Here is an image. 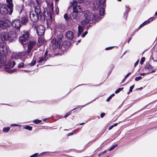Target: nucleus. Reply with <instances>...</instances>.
Instances as JSON below:
<instances>
[{
    "label": "nucleus",
    "instance_id": "nucleus-58",
    "mask_svg": "<svg viewBox=\"0 0 157 157\" xmlns=\"http://www.w3.org/2000/svg\"><path fill=\"white\" fill-rule=\"evenodd\" d=\"M68 116L66 114V115H65L64 116V117H67Z\"/></svg>",
    "mask_w": 157,
    "mask_h": 157
},
{
    "label": "nucleus",
    "instance_id": "nucleus-61",
    "mask_svg": "<svg viewBox=\"0 0 157 157\" xmlns=\"http://www.w3.org/2000/svg\"><path fill=\"white\" fill-rule=\"evenodd\" d=\"M155 16H157V11L155 12Z\"/></svg>",
    "mask_w": 157,
    "mask_h": 157
},
{
    "label": "nucleus",
    "instance_id": "nucleus-15",
    "mask_svg": "<svg viewBox=\"0 0 157 157\" xmlns=\"http://www.w3.org/2000/svg\"><path fill=\"white\" fill-rule=\"evenodd\" d=\"M73 11L77 13H81L82 11V8L79 5L78 6L73 9Z\"/></svg>",
    "mask_w": 157,
    "mask_h": 157
},
{
    "label": "nucleus",
    "instance_id": "nucleus-6",
    "mask_svg": "<svg viewBox=\"0 0 157 157\" xmlns=\"http://www.w3.org/2000/svg\"><path fill=\"white\" fill-rule=\"evenodd\" d=\"M29 33L27 31H24L22 35L19 38L20 42L23 45L27 44L28 42Z\"/></svg>",
    "mask_w": 157,
    "mask_h": 157
},
{
    "label": "nucleus",
    "instance_id": "nucleus-43",
    "mask_svg": "<svg viewBox=\"0 0 157 157\" xmlns=\"http://www.w3.org/2000/svg\"><path fill=\"white\" fill-rule=\"evenodd\" d=\"M105 115V113H102L101 114L100 117L102 118H103Z\"/></svg>",
    "mask_w": 157,
    "mask_h": 157
},
{
    "label": "nucleus",
    "instance_id": "nucleus-12",
    "mask_svg": "<svg viewBox=\"0 0 157 157\" xmlns=\"http://www.w3.org/2000/svg\"><path fill=\"white\" fill-rule=\"evenodd\" d=\"M40 17V16L36 13L35 14L33 12H31L30 13V18L31 20L34 22H36Z\"/></svg>",
    "mask_w": 157,
    "mask_h": 157
},
{
    "label": "nucleus",
    "instance_id": "nucleus-25",
    "mask_svg": "<svg viewBox=\"0 0 157 157\" xmlns=\"http://www.w3.org/2000/svg\"><path fill=\"white\" fill-rule=\"evenodd\" d=\"M23 128L25 129L28 130L30 131H31L32 130V127L29 125H27L24 127Z\"/></svg>",
    "mask_w": 157,
    "mask_h": 157
},
{
    "label": "nucleus",
    "instance_id": "nucleus-62",
    "mask_svg": "<svg viewBox=\"0 0 157 157\" xmlns=\"http://www.w3.org/2000/svg\"><path fill=\"white\" fill-rule=\"evenodd\" d=\"M81 41V40H79L78 41V43H79Z\"/></svg>",
    "mask_w": 157,
    "mask_h": 157
},
{
    "label": "nucleus",
    "instance_id": "nucleus-30",
    "mask_svg": "<svg viewBox=\"0 0 157 157\" xmlns=\"http://www.w3.org/2000/svg\"><path fill=\"white\" fill-rule=\"evenodd\" d=\"M123 88H120L117 89L115 92L116 94L118 93L120 91L123 90Z\"/></svg>",
    "mask_w": 157,
    "mask_h": 157
},
{
    "label": "nucleus",
    "instance_id": "nucleus-31",
    "mask_svg": "<svg viewBox=\"0 0 157 157\" xmlns=\"http://www.w3.org/2000/svg\"><path fill=\"white\" fill-rule=\"evenodd\" d=\"M24 66V64L23 63H20L18 65L19 68H22Z\"/></svg>",
    "mask_w": 157,
    "mask_h": 157
},
{
    "label": "nucleus",
    "instance_id": "nucleus-24",
    "mask_svg": "<svg viewBox=\"0 0 157 157\" xmlns=\"http://www.w3.org/2000/svg\"><path fill=\"white\" fill-rule=\"evenodd\" d=\"M71 6H73V9L74 8V7L77 6V1H73V2L71 3Z\"/></svg>",
    "mask_w": 157,
    "mask_h": 157
},
{
    "label": "nucleus",
    "instance_id": "nucleus-33",
    "mask_svg": "<svg viewBox=\"0 0 157 157\" xmlns=\"http://www.w3.org/2000/svg\"><path fill=\"white\" fill-rule=\"evenodd\" d=\"M33 122L34 123H35L36 124H38L39 123H40L41 122V120L37 119L34 120Z\"/></svg>",
    "mask_w": 157,
    "mask_h": 157
},
{
    "label": "nucleus",
    "instance_id": "nucleus-41",
    "mask_svg": "<svg viewBox=\"0 0 157 157\" xmlns=\"http://www.w3.org/2000/svg\"><path fill=\"white\" fill-rule=\"evenodd\" d=\"M11 126H20V125L18 124H12L11 125Z\"/></svg>",
    "mask_w": 157,
    "mask_h": 157
},
{
    "label": "nucleus",
    "instance_id": "nucleus-22",
    "mask_svg": "<svg viewBox=\"0 0 157 157\" xmlns=\"http://www.w3.org/2000/svg\"><path fill=\"white\" fill-rule=\"evenodd\" d=\"M154 19H155V18H154V17L150 18L149 19H148L147 20L145 21L143 23H144V25H145L149 23L150 22L152 21Z\"/></svg>",
    "mask_w": 157,
    "mask_h": 157
},
{
    "label": "nucleus",
    "instance_id": "nucleus-4",
    "mask_svg": "<svg viewBox=\"0 0 157 157\" xmlns=\"http://www.w3.org/2000/svg\"><path fill=\"white\" fill-rule=\"evenodd\" d=\"M85 19L81 21V25H84L89 23L90 21H93L95 18V15L93 13L86 11L84 13Z\"/></svg>",
    "mask_w": 157,
    "mask_h": 157
},
{
    "label": "nucleus",
    "instance_id": "nucleus-57",
    "mask_svg": "<svg viewBox=\"0 0 157 157\" xmlns=\"http://www.w3.org/2000/svg\"><path fill=\"white\" fill-rule=\"evenodd\" d=\"M46 2L47 3V5H48V0H46Z\"/></svg>",
    "mask_w": 157,
    "mask_h": 157
},
{
    "label": "nucleus",
    "instance_id": "nucleus-46",
    "mask_svg": "<svg viewBox=\"0 0 157 157\" xmlns=\"http://www.w3.org/2000/svg\"><path fill=\"white\" fill-rule=\"evenodd\" d=\"M113 125H111V126H110L109 127L108 129H109V130H111V129H112L113 128Z\"/></svg>",
    "mask_w": 157,
    "mask_h": 157
},
{
    "label": "nucleus",
    "instance_id": "nucleus-5",
    "mask_svg": "<svg viewBox=\"0 0 157 157\" xmlns=\"http://www.w3.org/2000/svg\"><path fill=\"white\" fill-rule=\"evenodd\" d=\"M15 65V62L13 61L12 59H11L10 61L8 62L7 64L5 63L4 66V67L6 70V72L9 73H12L15 72L16 70L13 69L10 70V69L11 68H13Z\"/></svg>",
    "mask_w": 157,
    "mask_h": 157
},
{
    "label": "nucleus",
    "instance_id": "nucleus-35",
    "mask_svg": "<svg viewBox=\"0 0 157 157\" xmlns=\"http://www.w3.org/2000/svg\"><path fill=\"white\" fill-rule=\"evenodd\" d=\"M142 77L141 76H139L138 77H136L135 78V80L136 81H138L139 80H140L142 79Z\"/></svg>",
    "mask_w": 157,
    "mask_h": 157
},
{
    "label": "nucleus",
    "instance_id": "nucleus-36",
    "mask_svg": "<svg viewBox=\"0 0 157 157\" xmlns=\"http://www.w3.org/2000/svg\"><path fill=\"white\" fill-rule=\"evenodd\" d=\"M105 0H100L99 2L100 4L103 5L105 2Z\"/></svg>",
    "mask_w": 157,
    "mask_h": 157
},
{
    "label": "nucleus",
    "instance_id": "nucleus-42",
    "mask_svg": "<svg viewBox=\"0 0 157 157\" xmlns=\"http://www.w3.org/2000/svg\"><path fill=\"white\" fill-rule=\"evenodd\" d=\"M38 153H35L34 154L31 155L30 157H36L37 156Z\"/></svg>",
    "mask_w": 157,
    "mask_h": 157
},
{
    "label": "nucleus",
    "instance_id": "nucleus-28",
    "mask_svg": "<svg viewBox=\"0 0 157 157\" xmlns=\"http://www.w3.org/2000/svg\"><path fill=\"white\" fill-rule=\"evenodd\" d=\"M64 19H65V20L67 21H69V17H68V15H67V14H65L64 15Z\"/></svg>",
    "mask_w": 157,
    "mask_h": 157
},
{
    "label": "nucleus",
    "instance_id": "nucleus-64",
    "mask_svg": "<svg viewBox=\"0 0 157 157\" xmlns=\"http://www.w3.org/2000/svg\"><path fill=\"white\" fill-rule=\"evenodd\" d=\"M84 124V123H81V124H80V125H82V124Z\"/></svg>",
    "mask_w": 157,
    "mask_h": 157
},
{
    "label": "nucleus",
    "instance_id": "nucleus-7",
    "mask_svg": "<svg viewBox=\"0 0 157 157\" xmlns=\"http://www.w3.org/2000/svg\"><path fill=\"white\" fill-rule=\"evenodd\" d=\"M13 11V8H12L11 13H10V8L7 5H2L0 8V12L3 14H6L7 13L11 15Z\"/></svg>",
    "mask_w": 157,
    "mask_h": 157
},
{
    "label": "nucleus",
    "instance_id": "nucleus-52",
    "mask_svg": "<svg viewBox=\"0 0 157 157\" xmlns=\"http://www.w3.org/2000/svg\"><path fill=\"white\" fill-rule=\"evenodd\" d=\"M47 53H48V51H46L44 55V56L46 57Z\"/></svg>",
    "mask_w": 157,
    "mask_h": 157
},
{
    "label": "nucleus",
    "instance_id": "nucleus-2",
    "mask_svg": "<svg viewBox=\"0 0 157 157\" xmlns=\"http://www.w3.org/2000/svg\"><path fill=\"white\" fill-rule=\"evenodd\" d=\"M62 35H60L59 36L57 37L56 39H53L51 41L50 44V48L53 50H55L58 47L60 49L62 48Z\"/></svg>",
    "mask_w": 157,
    "mask_h": 157
},
{
    "label": "nucleus",
    "instance_id": "nucleus-8",
    "mask_svg": "<svg viewBox=\"0 0 157 157\" xmlns=\"http://www.w3.org/2000/svg\"><path fill=\"white\" fill-rule=\"evenodd\" d=\"M14 37V36L12 35L10 36L9 35V34L6 32H3L0 34V39L2 41H10Z\"/></svg>",
    "mask_w": 157,
    "mask_h": 157
},
{
    "label": "nucleus",
    "instance_id": "nucleus-17",
    "mask_svg": "<svg viewBox=\"0 0 157 157\" xmlns=\"http://www.w3.org/2000/svg\"><path fill=\"white\" fill-rule=\"evenodd\" d=\"M12 0H6L8 4L7 5L10 8V13H11L12 11V8H13V4L12 3Z\"/></svg>",
    "mask_w": 157,
    "mask_h": 157
},
{
    "label": "nucleus",
    "instance_id": "nucleus-48",
    "mask_svg": "<svg viewBox=\"0 0 157 157\" xmlns=\"http://www.w3.org/2000/svg\"><path fill=\"white\" fill-rule=\"evenodd\" d=\"M130 74H131V73H130H130H128V74H127V75L125 76V78H127V77H128L129 76V75H130Z\"/></svg>",
    "mask_w": 157,
    "mask_h": 157
},
{
    "label": "nucleus",
    "instance_id": "nucleus-3",
    "mask_svg": "<svg viewBox=\"0 0 157 157\" xmlns=\"http://www.w3.org/2000/svg\"><path fill=\"white\" fill-rule=\"evenodd\" d=\"M35 44L36 42L34 41H32L29 42L28 45V50L27 51L19 52L16 55V56L14 57L13 56V57L15 59H18L20 58V56H24L26 54L29 53L33 46L35 45Z\"/></svg>",
    "mask_w": 157,
    "mask_h": 157
},
{
    "label": "nucleus",
    "instance_id": "nucleus-27",
    "mask_svg": "<svg viewBox=\"0 0 157 157\" xmlns=\"http://www.w3.org/2000/svg\"><path fill=\"white\" fill-rule=\"evenodd\" d=\"M104 13V10L103 8H101L100 9V15L102 16Z\"/></svg>",
    "mask_w": 157,
    "mask_h": 157
},
{
    "label": "nucleus",
    "instance_id": "nucleus-45",
    "mask_svg": "<svg viewBox=\"0 0 157 157\" xmlns=\"http://www.w3.org/2000/svg\"><path fill=\"white\" fill-rule=\"evenodd\" d=\"M150 73V72H148L147 73ZM147 74V73H141L140 74V75H146Z\"/></svg>",
    "mask_w": 157,
    "mask_h": 157
},
{
    "label": "nucleus",
    "instance_id": "nucleus-1",
    "mask_svg": "<svg viewBox=\"0 0 157 157\" xmlns=\"http://www.w3.org/2000/svg\"><path fill=\"white\" fill-rule=\"evenodd\" d=\"M9 51V48L4 43L0 44V68L4 66L6 61V55Z\"/></svg>",
    "mask_w": 157,
    "mask_h": 157
},
{
    "label": "nucleus",
    "instance_id": "nucleus-23",
    "mask_svg": "<svg viewBox=\"0 0 157 157\" xmlns=\"http://www.w3.org/2000/svg\"><path fill=\"white\" fill-rule=\"evenodd\" d=\"M43 42V40L41 38H39L38 40V42L37 43V45L38 46H40L42 44Z\"/></svg>",
    "mask_w": 157,
    "mask_h": 157
},
{
    "label": "nucleus",
    "instance_id": "nucleus-39",
    "mask_svg": "<svg viewBox=\"0 0 157 157\" xmlns=\"http://www.w3.org/2000/svg\"><path fill=\"white\" fill-rule=\"evenodd\" d=\"M36 63V60H35L34 61H33L30 64V66H33Z\"/></svg>",
    "mask_w": 157,
    "mask_h": 157
},
{
    "label": "nucleus",
    "instance_id": "nucleus-47",
    "mask_svg": "<svg viewBox=\"0 0 157 157\" xmlns=\"http://www.w3.org/2000/svg\"><path fill=\"white\" fill-rule=\"evenodd\" d=\"M144 23H142V24H141L140 26H139V28H141L143 26H144Z\"/></svg>",
    "mask_w": 157,
    "mask_h": 157
},
{
    "label": "nucleus",
    "instance_id": "nucleus-53",
    "mask_svg": "<svg viewBox=\"0 0 157 157\" xmlns=\"http://www.w3.org/2000/svg\"><path fill=\"white\" fill-rule=\"evenodd\" d=\"M112 48H113V47H109L108 48H105V49L106 50H108L109 49H111Z\"/></svg>",
    "mask_w": 157,
    "mask_h": 157
},
{
    "label": "nucleus",
    "instance_id": "nucleus-11",
    "mask_svg": "<svg viewBox=\"0 0 157 157\" xmlns=\"http://www.w3.org/2000/svg\"><path fill=\"white\" fill-rule=\"evenodd\" d=\"M36 31L37 34L41 36L43 34L44 32V27L42 25H38L36 28Z\"/></svg>",
    "mask_w": 157,
    "mask_h": 157
},
{
    "label": "nucleus",
    "instance_id": "nucleus-21",
    "mask_svg": "<svg viewBox=\"0 0 157 157\" xmlns=\"http://www.w3.org/2000/svg\"><path fill=\"white\" fill-rule=\"evenodd\" d=\"M153 69V67L150 65L147 64L145 68V71H147V70L150 71Z\"/></svg>",
    "mask_w": 157,
    "mask_h": 157
},
{
    "label": "nucleus",
    "instance_id": "nucleus-32",
    "mask_svg": "<svg viewBox=\"0 0 157 157\" xmlns=\"http://www.w3.org/2000/svg\"><path fill=\"white\" fill-rule=\"evenodd\" d=\"M117 144H115L113 145L109 149V151H111L113 150L115 147L117 146Z\"/></svg>",
    "mask_w": 157,
    "mask_h": 157
},
{
    "label": "nucleus",
    "instance_id": "nucleus-50",
    "mask_svg": "<svg viewBox=\"0 0 157 157\" xmlns=\"http://www.w3.org/2000/svg\"><path fill=\"white\" fill-rule=\"evenodd\" d=\"M56 11L57 14H58L59 12V9L58 8H57L56 9Z\"/></svg>",
    "mask_w": 157,
    "mask_h": 157
},
{
    "label": "nucleus",
    "instance_id": "nucleus-26",
    "mask_svg": "<svg viewBox=\"0 0 157 157\" xmlns=\"http://www.w3.org/2000/svg\"><path fill=\"white\" fill-rule=\"evenodd\" d=\"M10 129V128L7 127L4 128L3 129V131L4 132H7L9 131Z\"/></svg>",
    "mask_w": 157,
    "mask_h": 157
},
{
    "label": "nucleus",
    "instance_id": "nucleus-16",
    "mask_svg": "<svg viewBox=\"0 0 157 157\" xmlns=\"http://www.w3.org/2000/svg\"><path fill=\"white\" fill-rule=\"evenodd\" d=\"M28 21V18L26 16H24L21 18V24L23 25H25L27 22Z\"/></svg>",
    "mask_w": 157,
    "mask_h": 157
},
{
    "label": "nucleus",
    "instance_id": "nucleus-38",
    "mask_svg": "<svg viewBox=\"0 0 157 157\" xmlns=\"http://www.w3.org/2000/svg\"><path fill=\"white\" fill-rule=\"evenodd\" d=\"M49 8L51 9V11L52 12L53 11V5L52 4H51Z\"/></svg>",
    "mask_w": 157,
    "mask_h": 157
},
{
    "label": "nucleus",
    "instance_id": "nucleus-60",
    "mask_svg": "<svg viewBox=\"0 0 157 157\" xmlns=\"http://www.w3.org/2000/svg\"><path fill=\"white\" fill-rule=\"evenodd\" d=\"M126 78H125L122 80V82L124 81L126 79Z\"/></svg>",
    "mask_w": 157,
    "mask_h": 157
},
{
    "label": "nucleus",
    "instance_id": "nucleus-59",
    "mask_svg": "<svg viewBox=\"0 0 157 157\" xmlns=\"http://www.w3.org/2000/svg\"><path fill=\"white\" fill-rule=\"evenodd\" d=\"M131 38H129V40H128V43H129V41H130V40H131Z\"/></svg>",
    "mask_w": 157,
    "mask_h": 157
},
{
    "label": "nucleus",
    "instance_id": "nucleus-63",
    "mask_svg": "<svg viewBox=\"0 0 157 157\" xmlns=\"http://www.w3.org/2000/svg\"><path fill=\"white\" fill-rule=\"evenodd\" d=\"M25 72H27V70H25L24 71Z\"/></svg>",
    "mask_w": 157,
    "mask_h": 157
},
{
    "label": "nucleus",
    "instance_id": "nucleus-20",
    "mask_svg": "<svg viewBox=\"0 0 157 157\" xmlns=\"http://www.w3.org/2000/svg\"><path fill=\"white\" fill-rule=\"evenodd\" d=\"M77 13L73 11L70 14V17L73 20L75 19L77 17Z\"/></svg>",
    "mask_w": 157,
    "mask_h": 157
},
{
    "label": "nucleus",
    "instance_id": "nucleus-37",
    "mask_svg": "<svg viewBox=\"0 0 157 157\" xmlns=\"http://www.w3.org/2000/svg\"><path fill=\"white\" fill-rule=\"evenodd\" d=\"M87 31H86L82 35H81V37H82V38H83L87 34Z\"/></svg>",
    "mask_w": 157,
    "mask_h": 157
},
{
    "label": "nucleus",
    "instance_id": "nucleus-18",
    "mask_svg": "<svg viewBox=\"0 0 157 157\" xmlns=\"http://www.w3.org/2000/svg\"><path fill=\"white\" fill-rule=\"evenodd\" d=\"M47 59L48 58L47 57L43 56L42 57L39 58V59L37 60V62L38 63H40L46 61L47 60Z\"/></svg>",
    "mask_w": 157,
    "mask_h": 157
},
{
    "label": "nucleus",
    "instance_id": "nucleus-34",
    "mask_svg": "<svg viewBox=\"0 0 157 157\" xmlns=\"http://www.w3.org/2000/svg\"><path fill=\"white\" fill-rule=\"evenodd\" d=\"M145 58L144 57H142L140 62V63L142 65L143 63L145 61Z\"/></svg>",
    "mask_w": 157,
    "mask_h": 157
},
{
    "label": "nucleus",
    "instance_id": "nucleus-10",
    "mask_svg": "<svg viewBox=\"0 0 157 157\" xmlns=\"http://www.w3.org/2000/svg\"><path fill=\"white\" fill-rule=\"evenodd\" d=\"M21 25V22L19 19H16L13 21L12 23V26L18 30L20 29Z\"/></svg>",
    "mask_w": 157,
    "mask_h": 157
},
{
    "label": "nucleus",
    "instance_id": "nucleus-13",
    "mask_svg": "<svg viewBox=\"0 0 157 157\" xmlns=\"http://www.w3.org/2000/svg\"><path fill=\"white\" fill-rule=\"evenodd\" d=\"M65 36L68 39L71 40L74 38V34L72 31L68 30L65 33Z\"/></svg>",
    "mask_w": 157,
    "mask_h": 157
},
{
    "label": "nucleus",
    "instance_id": "nucleus-51",
    "mask_svg": "<svg viewBox=\"0 0 157 157\" xmlns=\"http://www.w3.org/2000/svg\"><path fill=\"white\" fill-rule=\"evenodd\" d=\"M128 11H126L124 13V15H127L128 13Z\"/></svg>",
    "mask_w": 157,
    "mask_h": 157
},
{
    "label": "nucleus",
    "instance_id": "nucleus-40",
    "mask_svg": "<svg viewBox=\"0 0 157 157\" xmlns=\"http://www.w3.org/2000/svg\"><path fill=\"white\" fill-rule=\"evenodd\" d=\"M134 87V85H132L130 87V89H129V92H131L132 91V90L133 89Z\"/></svg>",
    "mask_w": 157,
    "mask_h": 157
},
{
    "label": "nucleus",
    "instance_id": "nucleus-44",
    "mask_svg": "<svg viewBox=\"0 0 157 157\" xmlns=\"http://www.w3.org/2000/svg\"><path fill=\"white\" fill-rule=\"evenodd\" d=\"M139 60H138L136 63H135V65H134V67H136V66H137V64H138V63H139Z\"/></svg>",
    "mask_w": 157,
    "mask_h": 157
},
{
    "label": "nucleus",
    "instance_id": "nucleus-29",
    "mask_svg": "<svg viewBox=\"0 0 157 157\" xmlns=\"http://www.w3.org/2000/svg\"><path fill=\"white\" fill-rule=\"evenodd\" d=\"M115 95V94H112L111 95L109 96V97L106 100V101H109L110 99L112 98Z\"/></svg>",
    "mask_w": 157,
    "mask_h": 157
},
{
    "label": "nucleus",
    "instance_id": "nucleus-55",
    "mask_svg": "<svg viewBox=\"0 0 157 157\" xmlns=\"http://www.w3.org/2000/svg\"><path fill=\"white\" fill-rule=\"evenodd\" d=\"M117 124H118L116 123L112 125H113V127H114V126H116L117 125Z\"/></svg>",
    "mask_w": 157,
    "mask_h": 157
},
{
    "label": "nucleus",
    "instance_id": "nucleus-49",
    "mask_svg": "<svg viewBox=\"0 0 157 157\" xmlns=\"http://www.w3.org/2000/svg\"><path fill=\"white\" fill-rule=\"evenodd\" d=\"M84 1V0H78V2L79 3H81Z\"/></svg>",
    "mask_w": 157,
    "mask_h": 157
},
{
    "label": "nucleus",
    "instance_id": "nucleus-14",
    "mask_svg": "<svg viewBox=\"0 0 157 157\" xmlns=\"http://www.w3.org/2000/svg\"><path fill=\"white\" fill-rule=\"evenodd\" d=\"M34 8L35 9L34 12L35 13L37 14L38 15L40 16V17L41 16V14L40 13V7L38 5L36 6H34Z\"/></svg>",
    "mask_w": 157,
    "mask_h": 157
},
{
    "label": "nucleus",
    "instance_id": "nucleus-9",
    "mask_svg": "<svg viewBox=\"0 0 157 157\" xmlns=\"http://www.w3.org/2000/svg\"><path fill=\"white\" fill-rule=\"evenodd\" d=\"M9 21L5 17H1L0 18V27L3 29H6L8 25Z\"/></svg>",
    "mask_w": 157,
    "mask_h": 157
},
{
    "label": "nucleus",
    "instance_id": "nucleus-56",
    "mask_svg": "<svg viewBox=\"0 0 157 157\" xmlns=\"http://www.w3.org/2000/svg\"><path fill=\"white\" fill-rule=\"evenodd\" d=\"M73 133H69L68 134V136H70L73 135Z\"/></svg>",
    "mask_w": 157,
    "mask_h": 157
},
{
    "label": "nucleus",
    "instance_id": "nucleus-54",
    "mask_svg": "<svg viewBox=\"0 0 157 157\" xmlns=\"http://www.w3.org/2000/svg\"><path fill=\"white\" fill-rule=\"evenodd\" d=\"M71 113V111H70V112H68L67 114V115L68 116H69Z\"/></svg>",
    "mask_w": 157,
    "mask_h": 157
},
{
    "label": "nucleus",
    "instance_id": "nucleus-19",
    "mask_svg": "<svg viewBox=\"0 0 157 157\" xmlns=\"http://www.w3.org/2000/svg\"><path fill=\"white\" fill-rule=\"evenodd\" d=\"M78 32L77 34V36L79 37L84 30L82 27L81 25H79L78 27Z\"/></svg>",
    "mask_w": 157,
    "mask_h": 157
}]
</instances>
